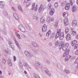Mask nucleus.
<instances>
[{
	"mask_svg": "<svg viewBox=\"0 0 78 78\" xmlns=\"http://www.w3.org/2000/svg\"><path fill=\"white\" fill-rule=\"evenodd\" d=\"M76 44H77V41L76 40H73L72 41L71 43L72 46H74Z\"/></svg>",
	"mask_w": 78,
	"mask_h": 78,
	"instance_id": "obj_21",
	"label": "nucleus"
},
{
	"mask_svg": "<svg viewBox=\"0 0 78 78\" xmlns=\"http://www.w3.org/2000/svg\"><path fill=\"white\" fill-rule=\"evenodd\" d=\"M51 22H53V21H54V18H51Z\"/></svg>",
	"mask_w": 78,
	"mask_h": 78,
	"instance_id": "obj_56",
	"label": "nucleus"
},
{
	"mask_svg": "<svg viewBox=\"0 0 78 78\" xmlns=\"http://www.w3.org/2000/svg\"><path fill=\"white\" fill-rule=\"evenodd\" d=\"M68 15L69 14L67 12H65L63 13V16L64 17H67Z\"/></svg>",
	"mask_w": 78,
	"mask_h": 78,
	"instance_id": "obj_20",
	"label": "nucleus"
},
{
	"mask_svg": "<svg viewBox=\"0 0 78 78\" xmlns=\"http://www.w3.org/2000/svg\"><path fill=\"white\" fill-rule=\"evenodd\" d=\"M35 64L37 66L39 67V68H42V65L41 64V63H39L38 62H36Z\"/></svg>",
	"mask_w": 78,
	"mask_h": 78,
	"instance_id": "obj_16",
	"label": "nucleus"
},
{
	"mask_svg": "<svg viewBox=\"0 0 78 78\" xmlns=\"http://www.w3.org/2000/svg\"><path fill=\"white\" fill-rule=\"evenodd\" d=\"M0 8H5V5L3 4H1L0 5Z\"/></svg>",
	"mask_w": 78,
	"mask_h": 78,
	"instance_id": "obj_40",
	"label": "nucleus"
},
{
	"mask_svg": "<svg viewBox=\"0 0 78 78\" xmlns=\"http://www.w3.org/2000/svg\"><path fill=\"white\" fill-rule=\"evenodd\" d=\"M24 53L29 58H31L32 57V54L27 51H25Z\"/></svg>",
	"mask_w": 78,
	"mask_h": 78,
	"instance_id": "obj_6",
	"label": "nucleus"
},
{
	"mask_svg": "<svg viewBox=\"0 0 78 78\" xmlns=\"http://www.w3.org/2000/svg\"><path fill=\"white\" fill-rule=\"evenodd\" d=\"M32 44L33 47H38V45L34 42H32Z\"/></svg>",
	"mask_w": 78,
	"mask_h": 78,
	"instance_id": "obj_24",
	"label": "nucleus"
},
{
	"mask_svg": "<svg viewBox=\"0 0 78 78\" xmlns=\"http://www.w3.org/2000/svg\"><path fill=\"white\" fill-rule=\"evenodd\" d=\"M55 24L56 26H57L58 25V22H56Z\"/></svg>",
	"mask_w": 78,
	"mask_h": 78,
	"instance_id": "obj_64",
	"label": "nucleus"
},
{
	"mask_svg": "<svg viewBox=\"0 0 78 78\" xmlns=\"http://www.w3.org/2000/svg\"><path fill=\"white\" fill-rule=\"evenodd\" d=\"M74 54L76 55H78V50H76L74 52Z\"/></svg>",
	"mask_w": 78,
	"mask_h": 78,
	"instance_id": "obj_45",
	"label": "nucleus"
},
{
	"mask_svg": "<svg viewBox=\"0 0 78 78\" xmlns=\"http://www.w3.org/2000/svg\"><path fill=\"white\" fill-rule=\"evenodd\" d=\"M5 52L8 54V55H11V50L9 48H7L5 50Z\"/></svg>",
	"mask_w": 78,
	"mask_h": 78,
	"instance_id": "obj_11",
	"label": "nucleus"
},
{
	"mask_svg": "<svg viewBox=\"0 0 78 78\" xmlns=\"http://www.w3.org/2000/svg\"><path fill=\"white\" fill-rule=\"evenodd\" d=\"M33 75H34V76L36 78H41L38 75L36 74L35 73H34L33 74Z\"/></svg>",
	"mask_w": 78,
	"mask_h": 78,
	"instance_id": "obj_30",
	"label": "nucleus"
},
{
	"mask_svg": "<svg viewBox=\"0 0 78 78\" xmlns=\"http://www.w3.org/2000/svg\"><path fill=\"white\" fill-rule=\"evenodd\" d=\"M12 10H13V11H15V12H16V10L15 8H14V7H12Z\"/></svg>",
	"mask_w": 78,
	"mask_h": 78,
	"instance_id": "obj_55",
	"label": "nucleus"
},
{
	"mask_svg": "<svg viewBox=\"0 0 78 78\" xmlns=\"http://www.w3.org/2000/svg\"><path fill=\"white\" fill-rule=\"evenodd\" d=\"M13 40L15 41V43H16V45L20 49H21V48H20V47L19 46V44L18 42L17 41V40H16V39L14 38L13 39Z\"/></svg>",
	"mask_w": 78,
	"mask_h": 78,
	"instance_id": "obj_12",
	"label": "nucleus"
},
{
	"mask_svg": "<svg viewBox=\"0 0 78 78\" xmlns=\"http://www.w3.org/2000/svg\"><path fill=\"white\" fill-rule=\"evenodd\" d=\"M70 2L69 4H66V6L65 7V9L66 10H69L70 9V6H72L73 5V3L72 2V0H69Z\"/></svg>",
	"mask_w": 78,
	"mask_h": 78,
	"instance_id": "obj_2",
	"label": "nucleus"
},
{
	"mask_svg": "<svg viewBox=\"0 0 78 78\" xmlns=\"http://www.w3.org/2000/svg\"><path fill=\"white\" fill-rule=\"evenodd\" d=\"M66 39L67 41H70L71 40V37H70V34H68L66 36Z\"/></svg>",
	"mask_w": 78,
	"mask_h": 78,
	"instance_id": "obj_17",
	"label": "nucleus"
},
{
	"mask_svg": "<svg viewBox=\"0 0 78 78\" xmlns=\"http://www.w3.org/2000/svg\"><path fill=\"white\" fill-rule=\"evenodd\" d=\"M42 10H44V9L43 8V5H41L40 6V8L39 9V12H41Z\"/></svg>",
	"mask_w": 78,
	"mask_h": 78,
	"instance_id": "obj_22",
	"label": "nucleus"
},
{
	"mask_svg": "<svg viewBox=\"0 0 78 78\" xmlns=\"http://www.w3.org/2000/svg\"><path fill=\"white\" fill-rule=\"evenodd\" d=\"M45 72L46 73L47 75L49 76H51V73L48 71H45Z\"/></svg>",
	"mask_w": 78,
	"mask_h": 78,
	"instance_id": "obj_26",
	"label": "nucleus"
},
{
	"mask_svg": "<svg viewBox=\"0 0 78 78\" xmlns=\"http://www.w3.org/2000/svg\"><path fill=\"white\" fill-rule=\"evenodd\" d=\"M27 62H24V63L23 64V65H24L25 67H27Z\"/></svg>",
	"mask_w": 78,
	"mask_h": 78,
	"instance_id": "obj_49",
	"label": "nucleus"
},
{
	"mask_svg": "<svg viewBox=\"0 0 78 78\" xmlns=\"http://www.w3.org/2000/svg\"><path fill=\"white\" fill-rule=\"evenodd\" d=\"M13 16H14V17H15L17 16V14H16V13H14L13 14Z\"/></svg>",
	"mask_w": 78,
	"mask_h": 78,
	"instance_id": "obj_57",
	"label": "nucleus"
},
{
	"mask_svg": "<svg viewBox=\"0 0 78 78\" xmlns=\"http://www.w3.org/2000/svg\"><path fill=\"white\" fill-rule=\"evenodd\" d=\"M51 34V31L49 30L48 32L46 33V36H49V35H50Z\"/></svg>",
	"mask_w": 78,
	"mask_h": 78,
	"instance_id": "obj_27",
	"label": "nucleus"
},
{
	"mask_svg": "<svg viewBox=\"0 0 78 78\" xmlns=\"http://www.w3.org/2000/svg\"><path fill=\"white\" fill-rule=\"evenodd\" d=\"M2 63H3L4 64H5V63H6V61H5V60L4 59H2Z\"/></svg>",
	"mask_w": 78,
	"mask_h": 78,
	"instance_id": "obj_47",
	"label": "nucleus"
},
{
	"mask_svg": "<svg viewBox=\"0 0 78 78\" xmlns=\"http://www.w3.org/2000/svg\"><path fill=\"white\" fill-rule=\"evenodd\" d=\"M3 14L4 15H5V16H7L8 15V13L6 11H5L4 12Z\"/></svg>",
	"mask_w": 78,
	"mask_h": 78,
	"instance_id": "obj_43",
	"label": "nucleus"
},
{
	"mask_svg": "<svg viewBox=\"0 0 78 78\" xmlns=\"http://www.w3.org/2000/svg\"><path fill=\"white\" fill-rule=\"evenodd\" d=\"M58 37H59V39L60 40H62L64 39V33H61L60 34H59Z\"/></svg>",
	"mask_w": 78,
	"mask_h": 78,
	"instance_id": "obj_9",
	"label": "nucleus"
},
{
	"mask_svg": "<svg viewBox=\"0 0 78 78\" xmlns=\"http://www.w3.org/2000/svg\"><path fill=\"white\" fill-rule=\"evenodd\" d=\"M15 18L16 19V20H19V18L17 15L15 16Z\"/></svg>",
	"mask_w": 78,
	"mask_h": 78,
	"instance_id": "obj_52",
	"label": "nucleus"
},
{
	"mask_svg": "<svg viewBox=\"0 0 78 78\" xmlns=\"http://www.w3.org/2000/svg\"><path fill=\"white\" fill-rule=\"evenodd\" d=\"M72 10L73 12H75V11H76L78 10V8L76 5H74L72 7Z\"/></svg>",
	"mask_w": 78,
	"mask_h": 78,
	"instance_id": "obj_7",
	"label": "nucleus"
},
{
	"mask_svg": "<svg viewBox=\"0 0 78 78\" xmlns=\"http://www.w3.org/2000/svg\"><path fill=\"white\" fill-rule=\"evenodd\" d=\"M69 21L67 18L65 19H64V23L65 25H67L69 23Z\"/></svg>",
	"mask_w": 78,
	"mask_h": 78,
	"instance_id": "obj_19",
	"label": "nucleus"
},
{
	"mask_svg": "<svg viewBox=\"0 0 78 78\" xmlns=\"http://www.w3.org/2000/svg\"><path fill=\"white\" fill-rule=\"evenodd\" d=\"M39 35L40 36V37H42V35L41 34H39Z\"/></svg>",
	"mask_w": 78,
	"mask_h": 78,
	"instance_id": "obj_61",
	"label": "nucleus"
},
{
	"mask_svg": "<svg viewBox=\"0 0 78 78\" xmlns=\"http://www.w3.org/2000/svg\"><path fill=\"white\" fill-rule=\"evenodd\" d=\"M30 0H24V2H23V4L24 5H26L27 3V2H28V1H30Z\"/></svg>",
	"mask_w": 78,
	"mask_h": 78,
	"instance_id": "obj_38",
	"label": "nucleus"
},
{
	"mask_svg": "<svg viewBox=\"0 0 78 78\" xmlns=\"http://www.w3.org/2000/svg\"><path fill=\"white\" fill-rule=\"evenodd\" d=\"M71 58H72V56L70 55H67L65 58V61H68Z\"/></svg>",
	"mask_w": 78,
	"mask_h": 78,
	"instance_id": "obj_14",
	"label": "nucleus"
},
{
	"mask_svg": "<svg viewBox=\"0 0 78 78\" xmlns=\"http://www.w3.org/2000/svg\"><path fill=\"white\" fill-rule=\"evenodd\" d=\"M24 72L25 74H27V72L26 71H24Z\"/></svg>",
	"mask_w": 78,
	"mask_h": 78,
	"instance_id": "obj_63",
	"label": "nucleus"
},
{
	"mask_svg": "<svg viewBox=\"0 0 78 78\" xmlns=\"http://www.w3.org/2000/svg\"><path fill=\"white\" fill-rule=\"evenodd\" d=\"M8 44L9 45V47L12 48L13 50H15V46L14 44L11 41H9L8 42Z\"/></svg>",
	"mask_w": 78,
	"mask_h": 78,
	"instance_id": "obj_3",
	"label": "nucleus"
},
{
	"mask_svg": "<svg viewBox=\"0 0 78 78\" xmlns=\"http://www.w3.org/2000/svg\"><path fill=\"white\" fill-rule=\"evenodd\" d=\"M18 28L22 31V32H26V30L25 28V27L23 26L22 25H20L18 26Z\"/></svg>",
	"mask_w": 78,
	"mask_h": 78,
	"instance_id": "obj_5",
	"label": "nucleus"
},
{
	"mask_svg": "<svg viewBox=\"0 0 78 78\" xmlns=\"http://www.w3.org/2000/svg\"><path fill=\"white\" fill-rule=\"evenodd\" d=\"M68 47L69 44L67 43H66L65 44L64 42H61V43L59 46V50H61L62 48L63 51H66Z\"/></svg>",
	"mask_w": 78,
	"mask_h": 78,
	"instance_id": "obj_1",
	"label": "nucleus"
},
{
	"mask_svg": "<svg viewBox=\"0 0 78 78\" xmlns=\"http://www.w3.org/2000/svg\"><path fill=\"white\" fill-rule=\"evenodd\" d=\"M54 6L56 8H57V7L58 6V3L56 2L54 4Z\"/></svg>",
	"mask_w": 78,
	"mask_h": 78,
	"instance_id": "obj_36",
	"label": "nucleus"
},
{
	"mask_svg": "<svg viewBox=\"0 0 78 78\" xmlns=\"http://www.w3.org/2000/svg\"><path fill=\"white\" fill-rule=\"evenodd\" d=\"M57 66L58 68H59V69H61V65L59 64H57Z\"/></svg>",
	"mask_w": 78,
	"mask_h": 78,
	"instance_id": "obj_42",
	"label": "nucleus"
},
{
	"mask_svg": "<svg viewBox=\"0 0 78 78\" xmlns=\"http://www.w3.org/2000/svg\"><path fill=\"white\" fill-rule=\"evenodd\" d=\"M47 26L45 24H44L42 29V31H46V30H47Z\"/></svg>",
	"mask_w": 78,
	"mask_h": 78,
	"instance_id": "obj_13",
	"label": "nucleus"
},
{
	"mask_svg": "<svg viewBox=\"0 0 78 78\" xmlns=\"http://www.w3.org/2000/svg\"><path fill=\"white\" fill-rule=\"evenodd\" d=\"M47 21L48 23H50V22H51V18L50 17L47 18Z\"/></svg>",
	"mask_w": 78,
	"mask_h": 78,
	"instance_id": "obj_32",
	"label": "nucleus"
},
{
	"mask_svg": "<svg viewBox=\"0 0 78 78\" xmlns=\"http://www.w3.org/2000/svg\"><path fill=\"white\" fill-rule=\"evenodd\" d=\"M76 39H77V40H78V34L76 36Z\"/></svg>",
	"mask_w": 78,
	"mask_h": 78,
	"instance_id": "obj_60",
	"label": "nucleus"
},
{
	"mask_svg": "<svg viewBox=\"0 0 78 78\" xmlns=\"http://www.w3.org/2000/svg\"><path fill=\"white\" fill-rule=\"evenodd\" d=\"M22 8V7H21V6H20V5H19L18 6V9H20V8Z\"/></svg>",
	"mask_w": 78,
	"mask_h": 78,
	"instance_id": "obj_59",
	"label": "nucleus"
},
{
	"mask_svg": "<svg viewBox=\"0 0 78 78\" xmlns=\"http://www.w3.org/2000/svg\"><path fill=\"white\" fill-rule=\"evenodd\" d=\"M7 63L9 66H12V62H11V60L10 59H8L7 60Z\"/></svg>",
	"mask_w": 78,
	"mask_h": 78,
	"instance_id": "obj_23",
	"label": "nucleus"
},
{
	"mask_svg": "<svg viewBox=\"0 0 78 78\" xmlns=\"http://www.w3.org/2000/svg\"><path fill=\"white\" fill-rule=\"evenodd\" d=\"M26 27H27V29L28 30H31V27L29 26L28 25H26Z\"/></svg>",
	"mask_w": 78,
	"mask_h": 78,
	"instance_id": "obj_37",
	"label": "nucleus"
},
{
	"mask_svg": "<svg viewBox=\"0 0 78 78\" xmlns=\"http://www.w3.org/2000/svg\"><path fill=\"white\" fill-rule=\"evenodd\" d=\"M69 52H70V50H69V49H68L65 52H64L63 55V57H66V56L69 53Z\"/></svg>",
	"mask_w": 78,
	"mask_h": 78,
	"instance_id": "obj_10",
	"label": "nucleus"
},
{
	"mask_svg": "<svg viewBox=\"0 0 78 78\" xmlns=\"http://www.w3.org/2000/svg\"><path fill=\"white\" fill-rule=\"evenodd\" d=\"M40 22L42 24L44 23L45 22V18L44 17H42L41 18Z\"/></svg>",
	"mask_w": 78,
	"mask_h": 78,
	"instance_id": "obj_25",
	"label": "nucleus"
},
{
	"mask_svg": "<svg viewBox=\"0 0 78 78\" xmlns=\"http://www.w3.org/2000/svg\"><path fill=\"white\" fill-rule=\"evenodd\" d=\"M72 25L73 27H75L77 25V22L76 20H73L72 23Z\"/></svg>",
	"mask_w": 78,
	"mask_h": 78,
	"instance_id": "obj_18",
	"label": "nucleus"
},
{
	"mask_svg": "<svg viewBox=\"0 0 78 78\" xmlns=\"http://www.w3.org/2000/svg\"><path fill=\"white\" fill-rule=\"evenodd\" d=\"M71 34L72 36H74L76 35V31H73L72 32Z\"/></svg>",
	"mask_w": 78,
	"mask_h": 78,
	"instance_id": "obj_29",
	"label": "nucleus"
},
{
	"mask_svg": "<svg viewBox=\"0 0 78 78\" xmlns=\"http://www.w3.org/2000/svg\"><path fill=\"white\" fill-rule=\"evenodd\" d=\"M46 63L47 64H48V65H50V64H51L50 62L48 60H46Z\"/></svg>",
	"mask_w": 78,
	"mask_h": 78,
	"instance_id": "obj_44",
	"label": "nucleus"
},
{
	"mask_svg": "<svg viewBox=\"0 0 78 78\" xmlns=\"http://www.w3.org/2000/svg\"><path fill=\"white\" fill-rule=\"evenodd\" d=\"M63 72L66 73H70V71H69L66 70V69H64L63 70Z\"/></svg>",
	"mask_w": 78,
	"mask_h": 78,
	"instance_id": "obj_39",
	"label": "nucleus"
},
{
	"mask_svg": "<svg viewBox=\"0 0 78 78\" xmlns=\"http://www.w3.org/2000/svg\"><path fill=\"white\" fill-rule=\"evenodd\" d=\"M55 35H56V33L55 32L53 33L50 36V38L51 39H53L54 37L55 36Z\"/></svg>",
	"mask_w": 78,
	"mask_h": 78,
	"instance_id": "obj_28",
	"label": "nucleus"
},
{
	"mask_svg": "<svg viewBox=\"0 0 78 78\" xmlns=\"http://www.w3.org/2000/svg\"><path fill=\"white\" fill-rule=\"evenodd\" d=\"M43 9H45L46 8H47V6L45 5H44L43 6Z\"/></svg>",
	"mask_w": 78,
	"mask_h": 78,
	"instance_id": "obj_54",
	"label": "nucleus"
},
{
	"mask_svg": "<svg viewBox=\"0 0 78 78\" xmlns=\"http://www.w3.org/2000/svg\"><path fill=\"white\" fill-rule=\"evenodd\" d=\"M75 64H78V59L77 58L75 62Z\"/></svg>",
	"mask_w": 78,
	"mask_h": 78,
	"instance_id": "obj_53",
	"label": "nucleus"
},
{
	"mask_svg": "<svg viewBox=\"0 0 78 78\" xmlns=\"http://www.w3.org/2000/svg\"><path fill=\"white\" fill-rule=\"evenodd\" d=\"M55 45L56 46H58V45L59 47V45H60V44H59V41H56L55 43Z\"/></svg>",
	"mask_w": 78,
	"mask_h": 78,
	"instance_id": "obj_31",
	"label": "nucleus"
},
{
	"mask_svg": "<svg viewBox=\"0 0 78 78\" xmlns=\"http://www.w3.org/2000/svg\"><path fill=\"white\" fill-rule=\"evenodd\" d=\"M33 19H37V16L34 15L33 16Z\"/></svg>",
	"mask_w": 78,
	"mask_h": 78,
	"instance_id": "obj_50",
	"label": "nucleus"
},
{
	"mask_svg": "<svg viewBox=\"0 0 78 78\" xmlns=\"http://www.w3.org/2000/svg\"><path fill=\"white\" fill-rule=\"evenodd\" d=\"M69 30V28H68V27H66V28L65 30L66 34H67V33H68Z\"/></svg>",
	"mask_w": 78,
	"mask_h": 78,
	"instance_id": "obj_33",
	"label": "nucleus"
},
{
	"mask_svg": "<svg viewBox=\"0 0 78 78\" xmlns=\"http://www.w3.org/2000/svg\"><path fill=\"white\" fill-rule=\"evenodd\" d=\"M15 33L16 36L18 38L20 39H21V37H20V35H19V34H18V33H17V32H16Z\"/></svg>",
	"mask_w": 78,
	"mask_h": 78,
	"instance_id": "obj_34",
	"label": "nucleus"
},
{
	"mask_svg": "<svg viewBox=\"0 0 78 78\" xmlns=\"http://www.w3.org/2000/svg\"><path fill=\"white\" fill-rule=\"evenodd\" d=\"M76 58V57H75V56L72 57L71 58V59H70V61H73V60H74V59H75Z\"/></svg>",
	"mask_w": 78,
	"mask_h": 78,
	"instance_id": "obj_46",
	"label": "nucleus"
},
{
	"mask_svg": "<svg viewBox=\"0 0 78 78\" xmlns=\"http://www.w3.org/2000/svg\"><path fill=\"white\" fill-rule=\"evenodd\" d=\"M18 9L20 12H23V10L22 8H20V9Z\"/></svg>",
	"mask_w": 78,
	"mask_h": 78,
	"instance_id": "obj_48",
	"label": "nucleus"
},
{
	"mask_svg": "<svg viewBox=\"0 0 78 78\" xmlns=\"http://www.w3.org/2000/svg\"><path fill=\"white\" fill-rule=\"evenodd\" d=\"M54 12H55V9L53 8H51L50 10V15H51V16H53L54 14Z\"/></svg>",
	"mask_w": 78,
	"mask_h": 78,
	"instance_id": "obj_15",
	"label": "nucleus"
},
{
	"mask_svg": "<svg viewBox=\"0 0 78 78\" xmlns=\"http://www.w3.org/2000/svg\"><path fill=\"white\" fill-rule=\"evenodd\" d=\"M16 56H14L13 60H14V62H15L16 61Z\"/></svg>",
	"mask_w": 78,
	"mask_h": 78,
	"instance_id": "obj_51",
	"label": "nucleus"
},
{
	"mask_svg": "<svg viewBox=\"0 0 78 78\" xmlns=\"http://www.w3.org/2000/svg\"><path fill=\"white\" fill-rule=\"evenodd\" d=\"M37 5H36L35 3H34L32 4V10H34L35 12H36L37 11Z\"/></svg>",
	"mask_w": 78,
	"mask_h": 78,
	"instance_id": "obj_4",
	"label": "nucleus"
},
{
	"mask_svg": "<svg viewBox=\"0 0 78 78\" xmlns=\"http://www.w3.org/2000/svg\"><path fill=\"white\" fill-rule=\"evenodd\" d=\"M51 4H49L48 6V8L49 9H51Z\"/></svg>",
	"mask_w": 78,
	"mask_h": 78,
	"instance_id": "obj_41",
	"label": "nucleus"
},
{
	"mask_svg": "<svg viewBox=\"0 0 78 78\" xmlns=\"http://www.w3.org/2000/svg\"><path fill=\"white\" fill-rule=\"evenodd\" d=\"M34 53L35 54H37V51H34Z\"/></svg>",
	"mask_w": 78,
	"mask_h": 78,
	"instance_id": "obj_62",
	"label": "nucleus"
},
{
	"mask_svg": "<svg viewBox=\"0 0 78 78\" xmlns=\"http://www.w3.org/2000/svg\"><path fill=\"white\" fill-rule=\"evenodd\" d=\"M49 46H52V43L51 42H50L49 43Z\"/></svg>",
	"mask_w": 78,
	"mask_h": 78,
	"instance_id": "obj_58",
	"label": "nucleus"
},
{
	"mask_svg": "<svg viewBox=\"0 0 78 78\" xmlns=\"http://www.w3.org/2000/svg\"><path fill=\"white\" fill-rule=\"evenodd\" d=\"M61 31V29H58L57 30V32L56 34V35L55 37V39H57V38L59 37V34H60Z\"/></svg>",
	"mask_w": 78,
	"mask_h": 78,
	"instance_id": "obj_8",
	"label": "nucleus"
},
{
	"mask_svg": "<svg viewBox=\"0 0 78 78\" xmlns=\"http://www.w3.org/2000/svg\"><path fill=\"white\" fill-rule=\"evenodd\" d=\"M19 66H20V67L21 69H23V65H22V63L20 62H19Z\"/></svg>",
	"mask_w": 78,
	"mask_h": 78,
	"instance_id": "obj_35",
	"label": "nucleus"
}]
</instances>
